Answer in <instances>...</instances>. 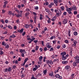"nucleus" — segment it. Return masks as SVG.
<instances>
[{"mask_svg": "<svg viewBox=\"0 0 79 79\" xmlns=\"http://www.w3.org/2000/svg\"><path fill=\"white\" fill-rule=\"evenodd\" d=\"M73 11V9L72 8V7L67 8L66 9V11H68V12L69 14H72V12H71V11Z\"/></svg>", "mask_w": 79, "mask_h": 79, "instance_id": "f257e3e1", "label": "nucleus"}, {"mask_svg": "<svg viewBox=\"0 0 79 79\" xmlns=\"http://www.w3.org/2000/svg\"><path fill=\"white\" fill-rule=\"evenodd\" d=\"M68 23V20L67 19H63L62 21V23L63 24H65Z\"/></svg>", "mask_w": 79, "mask_h": 79, "instance_id": "f03ea898", "label": "nucleus"}, {"mask_svg": "<svg viewBox=\"0 0 79 79\" xmlns=\"http://www.w3.org/2000/svg\"><path fill=\"white\" fill-rule=\"evenodd\" d=\"M66 55V52H62L60 53V55H62V56H64V55Z\"/></svg>", "mask_w": 79, "mask_h": 79, "instance_id": "7ed1b4c3", "label": "nucleus"}, {"mask_svg": "<svg viewBox=\"0 0 79 79\" xmlns=\"http://www.w3.org/2000/svg\"><path fill=\"white\" fill-rule=\"evenodd\" d=\"M46 46L48 48H52V46L50 45V44L49 43H47L46 44Z\"/></svg>", "mask_w": 79, "mask_h": 79, "instance_id": "20e7f679", "label": "nucleus"}, {"mask_svg": "<svg viewBox=\"0 0 79 79\" xmlns=\"http://www.w3.org/2000/svg\"><path fill=\"white\" fill-rule=\"evenodd\" d=\"M78 63L77 62L74 61L73 63V65L74 66H76L77 65V64Z\"/></svg>", "mask_w": 79, "mask_h": 79, "instance_id": "39448f33", "label": "nucleus"}, {"mask_svg": "<svg viewBox=\"0 0 79 79\" xmlns=\"http://www.w3.org/2000/svg\"><path fill=\"white\" fill-rule=\"evenodd\" d=\"M70 68V66L69 65H67L65 67V69L66 70H68V69H69Z\"/></svg>", "mask_w": 79, "mask_h": 79, "instance_id": "423d86ee", "label": "nucleus"}, {"mask_svg": "<svg viewBox=\"0 0 79 79\" xmlns=\"http://www.w3.org/2000/svg\"><path fill=\"white\" fill-rule=\"evenodd\" d=\"M40 20H42L43 19V15L42 14H40Z\"/></svg>", "mask_w": 79, "mask_h": 79, "instance_id": "0eeeda50", "label": "nucleus"}, {"mask_svg": "<svg viewBox=\"0 0 79 79\" xmlns=\"http://www.w3.org/2000/svg\"><path fill=\"white\" fill-rule=\"evenodd\" d=\"M68 63V61H62V63L64 64H67Z\"/></svg>", "mask_w": 79, "mask_h": 79, "instance_id": "6e6552de", "label": "nucleus"}, {"mask_svg": "<svg viewBox=\"0 0 79 79\" xmlns=\"http://www.w3.org/2000/svg\"><path fill=\"white\" fill-rule=\"evenodd\" d=\"M62 60H66L67 59V57H66L65 56H62Z\"/></svg>", "mask_w": 79, "mask_h": 79, "instance_id": "1a4fd4ad", "label": "nucleus"}, {"mask_svg": "<svg viewBox=\"0 0 79 79\" xmlns=\"http://www.w3.org/2000/svg\"><path fill=\"white\" fill-rule=\"evenodd\" d=\"M19 52L21 53H23V52H25V50L24 49H21L20 50Z\"/></svg>", "mask_w": 79, "mask_h": 79, "instance_id": "9d476101", "label": "nucleus"}, {"mask_svg": "<svg viewBox=\"0 0 79 79\" xmlns=\"http://www.w3.org/2000/svg\"><path fill=\"white\" fill-rule=\"evenodd\" d=\"M42 59H43V57L42 56H41L39 58V60L40 61H41L42 60Z\"/></svg>", "mask_w": 79, "mask_h": 79, "instance_id": "9b49d317", "label": "nucleus"}, {"mask_svg": "<svg viewBox=\"0 0 79 79\" xmlns=\"http://www.w3.org/2000/svg\"><path fill=\"white\" fill-rule=\"evenodd\" d=\"M24 27L26 28H29V25H28V24H26L24 26Z\"/></svg>", "mask_w": 79, "mask_h": 79, "instance_id": "f8f14e48", "label": "nucleus"}, {"mask_svg": "<svg viewBox=\"0 0 79 79\" xmlns=\"http://www.w3.org/2000/svg\"><path fill=\"white\" fill-rule=\"evenodd\" d=\"M43 72L44 75H46V74H47V69L44 70Z\"/></svg>", "mask_w": 79, "mask_h": 79, "instance_id": "ddd939ff", "label": "nucleus"}, {"mask_svg": "<svg viewBox=\"0 0 79 79\" xmlns=\"http://www.w3.org/2000/svg\"><path fill=\"white\" fill-rule=\"evenodd\" d=\"M72 10H76V6H73V7H72Z\"/></svg>", "mask_w": 79, "mask_h": 79, "instance_id": "4468645a", "label": "nucleus"}, {"mask_svg": "<svg viewBox=\"0 0 79 79\" xmlns=\"http://www.w3.org/2000/svg\"><path fill=\"white\" fill-rule=\"evenodd\" d=\"M19 33H22L23 32V31H24V28L21 29V30H19Z\"/></svg>", "mask_w": 79, "mask_h": 79, "instance_id": "2eb2a0df", "label": "nucleus"}, {"mask_svg": "<svg viewBox=\"0 0 79 79\" xmlns=\"http://www.w3.org/2000/svg\"><path fill=\"white\" fill-rule=\"evenodd\" d=\"M34 22L35 23L36 22H35V21H36V19H37V16L35 15L34 16Z\"/></svg>", "mask_w": 79, "mask_h": 79, "instance_id": "dca6fc26", "label": "nucleus"}, {"mask_svg": "<svg viewBox=\"0 0 79 79\" xmlns=\"http://www.w3.org/2000/svg\"><path fill=\"white\" fill-rule=\"evenodd\" d=\"M60 75L58 74H56V78H60Z\"/></svg>", "mask_w": 79, "mask_h": 79, "instance_id": "f3484780", "label": "nucleus"}, {"mask_svg": "<svg viewBox=\"0 0 79 79\" xmlns=\"http://www.w3.org/2000/svg\"><path fill=\"white\" fill-rule=\"evenodd\" d=\"M55 37H56L55 36H52L50 38V40H52V39H55Z\"/></svg>", "mask_w": 79, "mask_h": 79, "instance_id": "a211bd4d", "label": "nucleus"}, {"mask_svg": "<svg viewBox=\"0 0 79 79\" xmlns=\"http://www.w3.org/2000/svg\"><path fill=\"white\" fill-rule=\"evenodd\" d=\"M29 13L27 12L25 14V16H26V17H27V16H29Z\"/></svg>", "mask_w": 79, "mask_h": 79, "instance_id": "6ab92c4d", "label": "nucleus"}, {"mask_svg": "<svg viewBox=\"0 0 79 79\" xmlns=\"http://www.w3.org/2000/svg\"><path fill=\"white\" fill-rule=\"evenodd\" d=\"M68 33L69 37H70V36H71V30H69L68 31Z\"/></svg>", "mask_w": 79, "mask_h": 79, "instance_id": "aec40b11", "label": "nucleus"}, {"mask_svg": "<svg viewBox=\"0 0 79 79\" xmlns=\"http://www.w3.org/2000/svg\"><path fill=\"white\" fill-rule=\"evenodd\" d=\"M53 2L55 4H56L58 2V0H54Z\"/></svg>", "mask_w": 79, "mask_h": 79, "instance_id": "412c9836", "label": "nucleus"}, {"mask_svg": "<svg viewBox=\"0 0 79 79\" xmlns=\"http://www.w3.org/2000/svg\"><path fill=\"white\" fill-rule=\"evenodd\" d=\"M8 15H12V12L10 11H9L8 12Z\"/></svg>", "mask_w": 79, "mask_h": 79, "instance_id": "4be33fe9", "label": "nucleus"}, {"mask_svg": "<svg viewBox=\"0 0 79 79\" xmlns=\"http://www.w3.org/2000/svg\"><path fill=\"white\" fill-rule=\"evenodd\" d=\"M72 79H74V73L71 76Z\"/></svg>", "mask_w": 79, "mask_h": 79, "instance_id": "5701e85b", "label": "nucleus"}, {"mask_svg": "<svg viewBox=\"0 0 79 79\" xmlns=\"http://www.w3.org/2000/svg\"><path fill=\"white\" fill-rule=\"evenodd\" d=\"M53 73L51 72V73H50L49 75L50 76H53Z\"/></svg>", "mask_w": 79, "mask_h": 79, "instance_id": "b1692460", "label": "nucleus"}, {"mask_svg": "<svg viewBox=\"0 0 79 79\" xmlns=\"http://www.w3.org/2000/svg\"><path fill=\"white\" fill-rule=\"evenodd\" d=\"M8 68L4 69V73H6V72H8Z\"/></svg>", "mask_w": 79, "mask_h": 79, "instance_id": "393cba45", "label": "nucleus"}, {"mask_svg": "<svg viewBox=\"0 0 79 79\" xmlns=\"http://www.w3.org/2000/svg\"><path fill=\"white\" fill-rule=\"evenodd\" d=\"M2 45H4V46H6V44H5L4 41L2 42Z\"/></svg>", "mask_w": 79, "mask_h": 79, "instance_id": "a878e982", "label": "nucleus"}, {"mask_svg": "<svg viewBox=\"0 0 79 79\" xmlns=\"http://www.w3.org/2000/svg\"><path fill=\"white\" fill-rule=\"evenodd\" d=\"M10 71H11V67H9L8 69V72H10Z\"/></svg>", "mask_w": 79, "mask_h": 79, "instance_id": "bb28decb", "label": "nucleus"}, {"mask_svg": "<svg viewBox=\"0 0 79 79\" xmlns=\"http://www.w3.org/2000/svg\"><path fill=\"white\" fill-rule=\"evenodd\" d=\"M39 47L38 46H36L35 47V50L37 51V50H38V49H39Z\"/></svg>", "mask_w": 79, "mask_h": 79, "instance_id": "cd10ccee", "label": "nucleus"}, {"mask_svg": "<svg viewBox=\"0 0 79 79\" xmlns=\"http://www.w3.org/2000/svg\"><path fill=\"white\" fill-rule=\"evenodd\" d=\"M73 34L74 35H77V31L74 32Z\"/></svg>", "mask_w": 79, "mask_h": 79, "instance_id": "c85d7f7f", "label": "nucleus"}, {"mask_svg": "<svg viewBox=\"0 0 79 79\" xmlns=\"http://www.w3.org/2000/svg\"><path fill=\"white\" fill-rule=\"evenodd\" d=\"M29 60V59H28V58H25V59L24 62H25V63H26V62H27V60Z\"/></svg>", "mask_w": 79, "mask_h": 79, "instance_id": "c756f323", "label": "nucleus"}, {"mask_svg": "<svg viewBox=\"0 0 79 79\" xmlns=\"http://www.w3.org/2000/svg\"><path fill=\"white\" fill-rule=\"evenodd\" d=\"M25 76H26V74H23L22 75L21 77L23 78V77H25Z\"/></svg>", "mask_w": 79, "mask_h": 79, "instance_id": "7c9ffc66", "label": "nucleus"}, {"mask_svg": "<svg viewBox=\"0 0 79 79\" xmlns=\"http://www.w3.org/2000/svg\"><path fill=\"white\" fill-rule=\"evenodd\" d=\"M64 42H65V43H66V44H68V43H69V41H68V40H65L64 41Z\"/></svg>", "mask_w": 79, "mask_h": 79, "instance_id": "2f4dec72", "label": "nucleus"}, {"mask_svg": "<svg viewBox=\"0 0 79 79\" xmlns=\"http://www.w3.org/2000/svg\"><path fill=\"white\" fill-rule=\"evenodd\" d=\"M34 75H32V77L31 78V79H36L35 78V77H34Z\"/></svg>", "mask_w": 79, "mask_h": 79, "instance_id": "473e14b6", "label": "nucleus"}, {"mask_svg": "<svg viewBox=\"0 0 79 79\" xmlns=\"http://www.w3.org/2000/svg\"><path fill=\"white\" fill-rule=\"evenodd\" d=\"M4 53L3 51L2 50H0V55H3V54Z\"/></svg>", "mask_w": 79, "mask_h": 79, "instance_id": "72a5a7b5", "label": "nucleus"}, {"mask_svg": "<svg viewBox=\"0 0 79 79\" xmlns=\"http://www.w3.org/2000/svg\"><path fill=\"white\" fill-rule=\"evenodd\" d=\"M8 27L10 29H13V27H11L10 25H9L8 26Z\"/></svg>", "mask_w": 79, "mask_h": 79, "instance_id": "f704fd0d", "label": "nucleus"}, {"mask_svg": "<svg viewBox=\"0 0 79 79\" xmlns=\"http://www.w3.org/2000/svg\"><path fill=\"white\" fill-rule=\"evenodd\" d=\"M60 9H61L62 10V11H63V10H64V7L62 6L60 7Z\"/></svg>", "mask_w": 79, "mask_h": 79, "instance_id": "c9c22d12", "label": "nucleus"}, {"mask_svg": "<svg viewBox=\"0 0 79 79\" xmlns=\"http://www.w3.org/2000/svg\"><path fill=\"white\" fill-rule=\"evenodd\" d=\"M75 61H77V62H78V63H79V59H78L77 58V59L75 60Z\"/></svg>", "mask_w": 79, "mask_h": 79, "instance_id": "e433bc0d", "label": "nucleus"}, {"mask_svg": "<svg viewBox=\"0 0 79 79\" xmlns=\"http://www.w3.org/2000/svg\"><path fill=\"white\" fill-rule=\"evenodd\" d=\"M9 47L10 46H9V45L8 44L5 47V48H9Z\"/></svg>", "mask_w": 79, "mask_h": 79, "instance_id": "4c0bfd02", "label": "nucleus"}, {"mask_svg": "<svg viewBox=\"0 0 79 79\" xmlns=\"http://www.w3.org/2000/svg\"><path fill=\"white\" fill-rule=\"evenodd\" d=\"M6 12V10H2V13H5Z\"/></svg>", "mask_w": 79, "mask_h": 79, "instance_id": "58836bf2", "label": "nucleus"}, {"mask_svg": "<svg viewBox=\"0 0 79 79\" xmlns=\"http://www.w3.org/2000/svg\"><path fill=\"white\" fill-rule=\"evenodd\" d=\"M6 4H8V1H6L4 2V4L6 5Z\"/></svg>", "mask_w": 79, "mask_h": 79, "instance_id": "ea45409f", "label": "nucleus"}, {"mask_svg": "<svg viewBox=\"0 0 79 79\" xmlns=\"http://www.w3.org/2000/svg\"><path fill=\"white\" fill-rule=\"evenodd\" d=\"M53 62H56V61H58V59H54L53 61Z\"/></svg>", "mask_w": 79, "mask_h": 79, "instance_id": "a19ab883", "label": "nucleus"}, {"mask_svg": "<svg viewBox=\"0 0 79 79\" xmlns=\"http://www.w3.org/2000/svg\"><path fill=\"white\" fill-rule=\"evenodd\" d=\"M42 76V74L40 73H39L37 75V76H38V77H39L40 76Z\"/></svg>", "mask_w": 79, "mask_h": 79, "instance_id": "79ce46f5", "label": "nucleus"}, {"mask_svg": "<svg viewBox=\"0 0 79 79\" xmlns=\"http://www.w3.org/2000/svg\"><path fill=\"white\" fill-rule=\"evenodd\" d=\"M26 11H27V12H29V11H30V9L28 8L26 9Z\"/></svg>", "mask_w": 79, "mask_h": 79, "instance_id": "37998d69", "label": "nucleus"}, {"mask_svg": "<svg viewBox=\"0 0 79 79\" xmlns=\"http://www.w3.org/2000/svg\"><path fill=\"white\" fill-rule=\"evenodd\" d=\"M33 42L36 44V43H37L38 42V40H34L33 41Z\"/></svg>", "mask_w": 79, "mask_h": 79, "instance_id": "c03bdc74", "label": "nucleus"}, {"mask_svg": "<svg viewBox=\"0 0 79 79\" xmlns=\"http://www.w3.org/2000/svg\"><path fill=\"white\" fill-rule=\"evenodd\" d=\"M44 51H46L47 50V47H45L44 48Z\"/></svg>", "mask_w": 79, "mask_h": 79, "instance_id": "a18cd8bd", "label": "nucleus"}, {"mask_svg": "<svg viewBox=\"0 0 79 79\" xmlns=\"http://www.w3.org/2000/svg\"><path fill=\"white\" fill-rule=\"evenodd\" d=\"M49 64H53V62H52V60H50L49 61Z\"/></svg>", "mask_w": 79, "mask_h": 79, "instance_id": "49530a36", "label": "nucleus"}, {"mask_svg": "<svg viewBox=\"0 0 79 79\" xmlns=\"http://www.w3.org/2000/svg\"><path fill=\"white\" fill-rule=\"evenodd\" d=\"M54 49L53 48H50V49L49 50V52H51L52 50H54Z\"/></svg>", "mask_w": 79, "mask_h": 79, "instance_id": "de8ad7c7", "label": "nucleus"}, {"mask_svg": "<svg viewBox=\"0 0 79 79\" xmlns=\"http://www.w3.org/2000/svg\"><path fill=\"white\" fill-rule=\"evenodd\" d=\"M73 13L74 15H77V11H75Z\"/></svg>", "mask_w": 79, "mask_h": 79, "instance_id": "09e8293b", "label": "nucleus"}, {"mask_svg": "<svg viewBox=\"0 0 79 79\" xmlns=\"http://www.w3.org/2000/svg\"><path fill=\"white\" fill-rule=\"evenodd\" d=\"M15 11L18 13H19L20 12L19 10H18L17 9H15Z\"/></svg>", "mask_w": 79, "mask_h": 79, "instance_id": "8fccbe9b", "label": "nucleus"}, {"mask_svg": "<svg viewBox=\"0 0 79 79\" xmlns=\"http://www.w3.org/2000/svg\"><path fill=\"white\" fill-rule=\"evenodd\" d=\"M47 63L48 64H50V61L49 60H46Z\"/></svg>", "mask_w": 79, "mask_h": 79, "instance_id": "3c124183", "label": "nucleus"}, {"mask_svg": "<svg viewBox=\"0 0 79 79\" xmlns=\"http://www.w3.org/2000/svg\"><path fill=\"white\" fill-rule=\"evenodd\" d=\"M37 69L35 68H34L33 69V71H36V70Z\"/></svg>", "mask_w": 79, "mask_h": 79, "instance_id": "603ef678", "label": "nucleus"}, {"mask_svg": "<svg viewBox=\"0 0 79 79\" xmlns=\"http://www.w3.org/2000/svg\"><path fill=\"white\" fill-rule=\"evenodd\" d=\"M16 16L17 18H20V15H19V14H17L16 15Z\"/></svg>", "mask_w": 79, "mask_h": 79, "instance_id": "864d4df0", "label": "nucleus"}, {"mask_svg": "<svg viewBox=\"0 0 79 79\" xmlns=\"http://www.w3.org/2000/svg\"><path fill=\"white\" fill-rule=\"evenodd\" d=\"M6 7V5L5 4H4V5L3 6V8H5Z\"/></svg>", "mask_w": 79, "mask_h": 79, "instance_id": "5fc2aeb1", "label": "nucleus"}, {"mask_svg": "<svg viewBox=\"0 0 79 79\" xmlns=\"http://www.w3.org/2000/svg\"><path fill=\"white\" fill-rule=\"evenodd\" d=\"M56 15H58V16H60V13L58 12L56 13Z\"/></svg>", "mask_w": 79, "mask_h": 79, "instance_id": "6e6d98bb", "label": "nucleus"}, {"mask_svg": "<svg viewBox=\"0 0 79 79\" xmlns=\"http://www.w3.org/2000/svg\"><path fill=\"white\" fill-rule=\"evenodd\" d=\"M45 11H46V12H47L48 13V12H49V9H45Z\"/></svg>", "mask_w": 79, "mask_h": 79, "instance_id": "4d7b16f0", "label": "nucleus"}, {"mask_svg": "<svg viewBox=\"0 0 79 79\" xmlns=\"http://www.w3.org/2000/svg\"><path fill=\"white\" fill-rule=\"evenodd\" d=\"M62 47H63L64 48H66V45H65V44H64L62 45Z\"/></svg>", "mask_w": 79, "mask_h": 79, "instance_id": "13d9d810", "label": "nucleus"}, {"mask_svg": "<svg viewBox=\"0 0 79 79\" xmlns=\"http://www.w3.org/2000/svg\"><path fill=\"white\" fill-rule=\"evenodd\" d=\"M35 10H37L39 9V7H38V6H36L35 7Z\"/></svg>", "mask_w": 79, "mask_h": 79, "instance_id": "bf43d9fd", "label": "nucleus"}, {"mask_svg": "<svg viewBox=\"0 0 79 79\" xmlns=\"http://www.w3.org/2000/svg\"><path fill=\"white\" fill-rule=\"evenodd\" d=\"M21 47H23L25 46V45H24V44H21Z\"/></svg>", "mask_w": 79, "mask_h": 79, "instance_id": "052dcab7", "label": "nucleus"}, {"mask_svg": "<svg viewBox=\"0 0 79 79\" xmlns=\"http://www.w3.org/2000/svg\"><path fill=\"white\" fill-rule=\"evenodd\" d=\"M67 13V12H64L63 13V15H64L65 16H66V15Z\"/></svg>", "mask_w": 79, "mask_h": 79, "instance_id": "680f3d73", "label": "nucleus"}, {"mask_svg": "<svg viewBox=\"0 0 79 79\" xmlns=\"http://www.w3.org/2000/svg\"><path fill=\"white\" fill-rule=\"evenodd\" d=\"M52 19H54V20H55V19H56V17L54 16L52 18Z\"/></svg>", "mask_w": 79, "mask_h": 79, "instance_id": "e2e57ef3", "label": "nucleus"}, {"mask_svg": "<svg viewBox=\"0 0 79 79\" xmlns=\"http://www.w3.org/2000/svg\"><path fill=\"white\" fill-rule=\"evenodd\" d=\"M57 49H59L60 48V45L57 46Z\"/></svg>", "mask_w": 79, "mask_h": 79, "instance_id": "0e129e2a", "label": "nucleus"}, {"mask_svg": "<svg viewBox=\"0 0 79 79\" xmlns=\"http://www.w3.org/2000/svg\"><path fill=\"white\" fill-rule=\"evenodd\" d=\"M0 21H1L2 23H3L4 24L5 23V22H4V21L3 19L1 20Z\"/></svg>", "mask_w": 79, "mask_h": 79, "instance_id": "69168bd1", "label": "nucleus"}, {"mask_svg": "<svg viewBox=\"0 0 79 79\" xmlns=\"http://www.w3.org/2000/svg\"><path fill=\"white\" fill-rule=\"evenodd\" d=\"M5 22L6 23H8V20L7 19L6 20Z\"/></svg>", "mask_w": 79, "mask_h": 79, "instance_id": "338daca9", "label": "nucleus"}, {"mask_svg": "<svg viewBox=\"0 0 79 79\" xmlns=\"http://www.w3.org/2000/svg\"><path fill=\"white\" fill-rule=\"evenodd\" d=\"M25 34H26V32H24L22 34V35H25Z\"/></svg>", "mask_w": 79, "mask_h": 79, "instance_id": "774afa93", "label": "nucleus"}]
</instances>
